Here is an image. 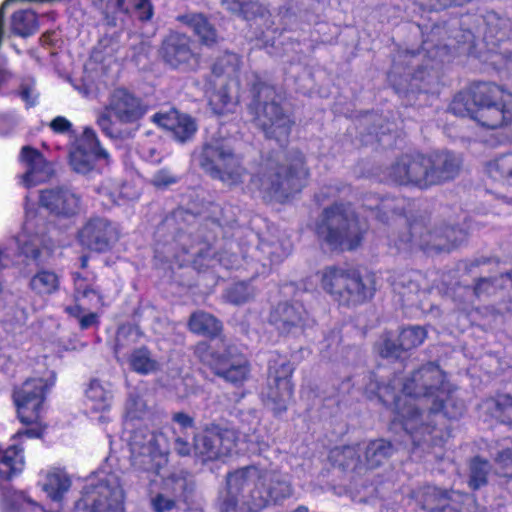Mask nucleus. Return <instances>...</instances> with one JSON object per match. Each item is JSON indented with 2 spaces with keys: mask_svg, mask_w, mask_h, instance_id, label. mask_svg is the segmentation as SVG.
<instances>
[{
  "mask_svg": "<svg viewBox=\"0 0 512 512\" xmlns=\"http://www.w3.org/2000/svg\"><path fill=\"white\" fill-rule=\"evenodd\" d=\"M367 378L369 384L364 393L369 397L376 395L387 403L386 397L392 395L397 417L391 429L402 428L414 450L442 444L450 436L446 420L457 418L464 411L463 402L455 397L443 371L433 363L423 366L402 384L394 379L381 385L373 374Z\"/></svg>",
  "mask_w": 512,
  "mask_h": 512,
  "instance_id": "obj_1",
  "label": "nucleus"
},
{
  "mask_svg": "<svg viewBox=\"0 0 512 512\" xmlns=\"http://www.w3.org/2000/svg\"><path fill=\"white\" fill-rule=\"evenodd\" d=\"M174 449L181 456L190 454L189 438L194 436L195 455L203 461L218 459L238 452H254L253 445L263 440L256 434L260 423L258 413L253 410L242 413L238 432L230 428L212 425L202 434L195 435L193 418L183 412L173 415Z\"/></svg>",
  "mask_w": 512,
  "mask_h": 512,
  "instance_id": "obj_2",
  "label": "nucleus"
},
{
  "mask_svg": "<svg viewBox=\"0 0 512 512\" xmlns=\"http://www.w3.org/2000/svg\"><path fill=\"white\" fill-rule=\"evenodd\" d=\"M54 371L46 370L40 377H31L14 389L13 399L18 417L27 427L19 430L7 447L0 445V478L9 480L19 475L25 466L22 440L40 438L45 426L41 423L44 401L49 390L54 386Z\"/></svg>",
  "mask_w": 512,
  "mask_h": 512,
  "instance_id": "obj_3",
  "label": "nucleus"
},
{
  "mask_svg": "<svg viewBox=\"0 0 512 512\" xmlns=\"http://www.w3.org/2000/svg\"><path fill=\"white\" fill-rule=\"evenodd\" d=\"M226 483L227 497L221 512H260L271 502L283 501L293 493L285 475L255 465L229 473Z\"/></svg>",
  "mask_w": 512,
  "mask_h": 512,
  "instance_id": "obj_4",
  "label": "nucleus"
},
{
  "mask_svg": "<svg viewBox=\"0 0 512 512\" xmlns=\"http://www.w3.org/2000/svg\"><path fill=\"white\" fill-rule=\"evenodd\" d=\"M457 116H468L480 126H512V94L494 83L478 82L457 93L450 104Z\"/></svg>",
  "mask_w": 512,
  "mask_h": 512,
  "instance_id": "obj_5",
  "label": "nucleus"
},
{
  "mask_svg": "<svg viewBox=\"0 0 512 512\" xmlns=\"http://www.w3.org/2000/svg\"><path fill=\"white\" fill-rule=\"evenodd\" d=\"M146 412L142 395L137 390L130 391L125 404L124 438L129 445L132 465L158 474L167 462L170 443L162 431L150 432L145 427L133 430V421L142 419Z\"/></svg>",
  "mask_w": 512,
  "mask_h": 512,
  "instance_id": "obj_6",
  "label": "nucleus"
},
{
  "mask_svg": "<svg viewBox=\"0 0 512 512\" xmlns=\"http://www.w3.org/2000/svg\"><path fill=\"white\" fill-rule=\"evenodd\" d=\"M280 158L277 155V159ZM284 161L281 165L273 158L263 161L251 176L248 191L267 202H285L292 194L301 191L308 177L303 155L294 151L286 155Z\"/></svg>",
  "mask_w": 512,
  "mask_h": 512,
  "instance_id": "obj_7",
  "label": "nucleus"
},
{
  "mask_svg": "<svg viewBox=\"0 0 512 512\" xmlns=\"http://www.w3.org/2000/svg\"><path fill=\"white\" fill-rule=\"evenodd\" d=\"M460 166V157L448 151L406 154L387 169L383 180L423 189L454 179Z\"/></svg>",
  "mask_w": 512,
  "mask_h": 512,
  "instance_id": "obj_8",
  "label": "nucleus"
},
{
  "mask_svg": "<svg viewBox=\"0 0 512 512\" xmlns=\"http://www.w3.org/2000/svg\"><path fill=\"white\" fill-rule=\"evenodd\" d=\"M115 461L116 458L109 455L99 469L86 478L74 512H125L121 471L113 469Z\"/></svg>",
  "mask_w": 512,
  "mask_h": 512,
  "instance_id": "obj_9",
  "label": "nucleus"
},
{
  "mask_svg": "<svg viewBox=\"0 0 512 512\" xmlns=\"http://www.w3.org/2000/svg\"><path fill=\"white\" fill-rule=\"evenodd\" d=\"M367 229L350 206L335 203L324 209L316 224L318 237L331 249L352 250L359 246Z\"/></svg>",
  "mask_w": 512,
  "mask_h": 512,
  "instance_id": "obj_10",
  "label": "nucleus"
},
{
  "mask_svg": "<svg viewBox=\"0 0 512 512\" xmlns=\"http://www.w3.org/2000/svg\"><path fill=\"white\" fill-rule=\"evenodd\" d=\"M251 88L252 102L249 110L254 115V121L262 128L267 138H274L281 145L290 134L292 120L282 113L281 108L275 102V89L260 81L257 75H252Z\"/></svg>",
  "mask_w": 512,
  "mask_h": 512,
  "instance_id": "obj_11",
  "label": "nucleus"
},
{
  "mask_svg": "<svg viewBox=\"0 0 512 512\" xmlns=\"http://www.w3.org/2000/svg\"><path fill=\"white\" fill-rule=\"evenodd\" d=\"M194 160L210 176L229 186L243 183L244 177L247 176L228 139L213 138L206 142L202 149L194 154Z\"/></svg>",
  "mask_w": 512,
  "mask_h": 512,
  "instance_id": "obj_12",
  "label": "nucleus"
},
{
  "mask_svg": "<svg viewBox=\"0 0 512 512\" xmlns=\"http://www.w3.org/2000/svg\"><path fill=\"white\" fill-rule=\"evenodd\" d=\"M145 112L140 98L127 89L117 88L109 95L104 110L98 113L97 125L109 138H127L131 133L118 128L111 117L121 124H134L144 116Z\"/></svg>",
  "mask_w": 512,
  "mask_h": 512,
  "instance_id": "obj_13",
  "label": "nucleus"
},
{
  "mask_svg": "<svg viewBox=\"0 0 512 512\" xmlns=\"http://www.w3.org/2000/svg\"><path fill=\"white\" fill-rule=\"evenodd\" d=\"M322 288L343 305H355L371 298L373 291L366 287L355 271L327 267L321 273Z\"/></svg>",
  "mask_w": 512,
  "mask_h": 512,
  "instance_id": "obj_14",
  "label": "nucleus"
},
{
  "mask_svg": "<svg viewBox=\"0 0 512 512\" xmlns=\"http://www.w3.org/2000/svg\"><path fill=\"white\" fill-rule=\"evenodd\" d=\"M293 371L294 366L286 356L277 355L269 360L268 384L262 392V397L265 405L275 415L285 412L292 398L293 384L291 378Z\"/></svg>",
  "mask_w": 512,
  "mask_h": 512,
  "instance_id": "obj_15",
  "label": "nucleus"
},
{
  "mask_svg": "<svg viewBox=\"0 0 512 512\" xmlns=\"http://www.w3.org/2000/svg\"><path fill=\"white\" fill-rule=\"evenodd\" d=\"M74 280V305L65 307V312L79 321L81 329L85 330L99 324V314L95 312L85 313L89 309L103 308L105 295L94 288V278L84 277L79 273L73 274Z\"/></svg>",
  "mask_w": 512,
  "mask_h": 512,
  "instance_id": "obj_16",
  "label": "nucleus"
},
{
  "mask_svg": "<svg viewBox=\"0 0 512 512\" xmlns=\"http://www.w3.org/2000/svg\"><path fill=\"white\" fill-rule=\"evenodd\" d=\"M464 238L465 234L461 229L446 227L431 231L415 223L410 227V237L405 240L401 238L394 245L400 251L418 246L423 251L431 253L449 251L460 244Z\"/></svg>",
  "mask_w": 512,
  "mask_h": 512,
  "instance_id": "obj_17",
  "label": "nucleus"
},
{
  "mask_svg": "<svg viewBox=\"0 0 512 512\" xmlns=\"http://www.w3.org/2000/svg\"><path fill=\"white\" fill-rule=\"evenodd\" d=\"M226 354L220 355L207 342H200L195 348V354L205 365L209 366L216 375L226 381L238 384L247 379L248 362L242 355H235L230 348Z\"/></svg>",
  "mask_w": 512,
  "mask_h": 512,
  "instance_id": "obj_18",
  "label": "nucleus"
},
{
  "mask_svg": "<svg viewBox=\"0 0 512 512\" xmlns=\"http://www.w3.org/2000/svg\"><path fill=\"white\" fill-rule=\"evenodd\" d=\"M17 162L21 172L16 175L17 183L30 189L50 180L53 167L43 154L36 148L25 145L20 149Z\"/></svg>",
  "mask_w": 512,
  "mask_h": 512,
  "instance_id": "obj_19",
  "label": "nucleus"
},
{
  "mask_svg": "<svg viewBox=\"0 0 512 512\" xmlns=\"http://www.w3.org/2000/svg\"><path fill=\"white\" fill-rule=\"evenodd\" d=\"M415 497L422 508L429 512H469L467 506L472 502L469 495L448 492L434 486L423 487Z\"/></svg>",
  "mask_w": 512,
  "mask_h": 512,
  "instance_id": "obj_20",
  "label": "nucleus"
},
{
  "mask_svg": "<svg viewBox=\"0 0 512 512\" xmlns=\"http://www.w3.org/2000/svg\"><path fill=\"white\" fill-rule=\"evenodd\" d=\"M108 158L107 151L100 146L95 131L90 127H86L82 135L75 139L70 151V165L78 173H87L95 161H107Z\"/></svg>",
  "mask_w": 512,
  "mask_h": 512,
  "instance_id": "obj_21",
  "label": "nucleus"
},
{
  "mask_svg": "<svg viewBox=\"0 0 512 512\" xmlns=\"http://www.w3.org/2000/svg\"><path fill=\"white\" fill-rule=\"evenodd\" d=\"M118 239L117 225L101 217L89 219L78 232L80 244L96 252L109 251Z\"/></svg>",
  "mask_w": 512,
  "mask_h": 512,
  "instance_id": "obj_22",
  "label": "nucleus"
},
{
  "mask_svg": "<svg viewBox=\"0 0 512 512\" xmlns=\"http://www.w3.org/2000/svg\"><path fill=\"white\" fill-rule=\"evenodd\" d=\"M25 221L21 231L14 237L19 253L27 258L37 259L41 248L50 249L45 239V227L29 208L28 198L25 203Z\"/></svg>",
  "mask_w": 512,
  "mask_h": 512,
  "instance_id": "obj_23",
  "label": "nucleus"
},
{
  "mask_svg": "<svg viewBox=\"0 0 512 512\" xmlns=\"http://www.w3.org/2000/svg\"><path fill=\"white\" fill-rule=\"evenodd\" d=\"M270 323L282 335L296 336L312 324L307 311L300 303H279L270 314Z\"/></svg>",
  "mask_w": 512,
  "mask_h": 512,
  "instance_id": "obj_24",
  "label": "nucleus"
},
{
  "mask_svg": "<svg viewBox=\"0 0 512 512\" xmlns=\"http://www.w3.org/2000/svg\"><path fill=\"white\" fill-rule=\"evenodd\" d=\"M188 36L178 32L170 33L163 41L161 55L163 60L173 68L192 70L199 65V56L190 48Z\"/></svg>",
  "mask_w": 512,
  "mask_h": 512,
  "instance_id": "obj_25",
  "label": "nucleus"
},
{
  "mask_svg": "<svg viewBox=\"0 0 512 512\" xmlns=\"http://www.w3.org/2000/svg\"><path fill=\"white\" fill-rule=\"evenodd\" d=\"M187 480L181 476H170L162 480L161 485L152 488L149 502L153 512H171L185 498Z\"/></svg>",
  "mask_w": 512,
  "mask_h": 512,
  "instance_id": "obj_26",
  "label": "nucleus"
},
{
  "mask_svg": "<svg viewBox=\"0 0 512 512\" xmlns=\"http://www.w3.org/2000/svg\"><path fill=\"white\" fill-rule=\"evenodd\" d=\"M112 390L99 380H92L86 390V406L90 410L92 420L99 425L110 421L109 410L112 403Z\"/></svg>",
  "mask_w": 512,
  "mask_h": 512,
  "instance_id": "obj_27",
  "label": "nucleus"
},
{
  "mask_svg": "<svg viewBox=\"0 0 512 512\" xmlns=\"http://www.w3.org/2000/svg\"><path fill=\"white\" fill-rule=\"evenodd\" d=\"M40 203L57 216L72 217L80 211V198L67 189H46L41 191Z\"/></svg>",
  "mask_w": 512,
  "mask_h": 512,
  "instance_id": "obj_28",
  "label": "nucleus"
},
{
  "mask_svg": "<svg viewBox=\"0 0 512 512\" xmlns=\"http://www.w3.org/2000/svg\"><path fill=\"white\" fill-rule=\"evenodd\" d=\"M427 336L423 327L412 326L404 328L399 334V344H395L390 333L385 334L377 344V349L383 357H399L401 350H409L421 345Z\"/></svg>",
  "mask_w": 512,
  "mask_h": 512,
  "instance_id": "obj_29",
  "label": "nucleus"
},
{
  "mask_svg": "<svg viewBox=\"0 0 512 512\" xmlns=\"http://www.w3.org/2000/svg\"><path fill=\"white\" fill-rule=\"evenodd\" d=\"M153 121L159 126L171 131L175 139L179 142H185L193 137L197 131L195 120L184 113L171 109L166 113H156Z\"/></svg>",
  "mask_w": 512,
  "mask_h": 512,
  "instance_id": "obj_30",
  "label": "nucleus"
},
{
  "mask_svg": "<svg viewBox=\"0 0 512 512\" xmlns=\"http://www.w3.org/2000/svg\"><path fill=\"white\" fill-rule=\"evenodd\" d=\"M37 485L52 501H61L72 485L69 474L60 467H48L39 472Z\"/></svg>",
  "mask_w": 512,
  "mask_h": 512,
  "instance_id": "obj_31",
  "label": "nucleus"
},
{
  "mask_svg": "<svg viewBox=\"0 0 512 512\" xmlns=\"http://www.w3.org/2000/svg\"><path fill=\"white\" fill-rule=\"evenodd\" d=\"M233 84L234 80L229 79V81L219 84V88L206 92L208 105L214 114L226 115L235 112L239 99L231 94Z\"/></svg>",
  "mask_w": 512,
  "mask_h": 512,
  "instance_id": "obj_32",
  "label": "nucleus"
},
{
  "mask_svg": "<svg viewBox=\"0 0 512 512\" xmlns=\"http://www.w3.org/2000/svg\"><path fill=\"white\" fill-rule=\"evenodd\" d=\"M507 290L509 295L512 296V272L502 274L499 278H495L493 281L490 279H480L474 288V293L477 297L490 296L498 293L499 291ZM499 313L509 312L512 313V299L501 303L498 307Z\"/></svg>",
  "mask_w": 512,
  "mask_h": 512,
  "instance_id": "obj_33",
  "label": "nucleus"
},
{
  "mask_svg": "<svg viewBox=\"0 0 512 512\" xmlns=\"http://www.w3.org/2000/svg\"><path fill=\"white\" fill-rule=\"evenodd\" d=\"M226 8L233 13L241 14L247 20H253L256 25L266 23L270 13L258 0H222Z\"/></svg>",
  "mask_w": 512,
  "mask_h": 512,
  "instance_id": "obj_34",
  "label": "nucleus"
},
{
  "mask_svg": "<svg viewBox=\"0 0 512 512\" xmlns=\"http://www.w3.org/2000/svg\"><path fill=\"white\" fill-rule=\"evenodd\" d=\"M97 193L102 198L104 206L120 204L122 199L132 200L137 197V192L132 191L131 187L126 184L119 185L113 179H105L97 188Z\"/></svg>",
  "mask_w": 512,
  "mask_h": 512,
  "instance_id": "obj_35",
  "label": "nucleus"
},
{
  "mask_svg": "<svg viewBox=\"0 0 512 512\" xmlns=\"http://www.w3.org/2000/svg\"><path fill=\"white\" fill-rule=\"evenodd\" d=\"M28 286L37 296H49L59 290L60 276L53 270L40 269L30 278Z\"/></svg>",
  "mask_w": 512,
  "mask_h": 512,
  "instance_id": "obj_36",
  "label": "nucleus"
},
{
  "mask_svg": "<svg viewBox=\"0 0 512 512\" xmlns=\"http://www.w3.org/2000/svg\"><path fill=\"white\" fill-rule=\"evenodd\" d=\"M178 19L193 30L202 44L211 46L217 42L216 30L202 14L189 13Z\"/></svg>",
  "mask_w": 512,
  "mask_h": 512,
  "instance_id": "obj_37",
  "label": "nucleus"
},
{
  "mask_svg": "<svg viewBox=\"0 0 512 512\" xmlns=\"http://www.w3.org/2000/svg\"><path fill=\"white\" fill-rule=\"evenodd\" d=\"M361 448L365 451L364 462L362 461V463L371 469L382 464L393 451L391 443L383 439L374 440L368 444H361Z\"/></svg>",
  "mask_w": 512,
  "mask_h": 512,
  "instance_id": "obj_38",
  "label": "nucleus"
},
{
  "mask_svg": "<svg viewBox=\"0 0 512 512\" xmlns=\"http://www.w3.org/2000/svg\"><path fill=\"white\" fill-rule=\"evenodd\" d=\"M362 451L361 444L356 446L337 447L331 450L329 458L333 465L343 469H357L362 464L359 452Z\"/></svg>",
  "mask_w": 512,
  "mask_h": 512,
  "instance_id": "obj_39",
  "label": "nucleus"
},
{
  "mask_svg": "<svg viewBox=\"0 0 512 512\" xmlns=\"http://www.w3.org/2000/svg\"><path fill=\"white\" fill-rule=\"evenodd\" d=\"M189 328L195 334L213 338L221 331V323L211 314L198 311L191 315Z\"/></svg>",
  "mask_w": 512,
  "mask_h": 512,
  "instance_id": "obj_40",
  "label": "nucleus"
},
{
  "mask_svg": "<svg viewBox=\"0 0 512 512\" xmlns=\"http://www.w3.org/2000/svg\"><path fill=\"white\" fill-rule=\"evenodd\" d=\"M487 174L504 185H512V153L501 155L486 166Z\"/></svg>",
  "mask_w": 512,
  "mask_h": 512,
  "instance_id": "obj_41",
  "label": "nucleus"
},
{
  "mask_svg": "<svg viewBox=\"0 0 512 512\" xmlns=\"http://www.w3.org/2000/svg\"><path fill=\"white\" fill-rule=\"evenodd\" d=\"M36 13L31 9L16 11L11 18V30L21 37H28L37 31Z\"/></svg>",
  "mask_w": 512,
  "mask_h": 512,
  "instance_id": "obj_42",
  "label": "nucleus"
},
{
  "mask_svg": "<svg viewBox=\"0 0 512 512\" xmlns=\"http://www.w3.org/2000/svg\"><path fill=\"white\" fill-rule=\"evenodd\" d=\"M128 363L133 371L143 375L153 373L159 368L158 362L152 358L150 351L145 347L134 349L128 358Z\"/></svg>",
  "mask_w": 512,
  "mask_h": 512,
  "instance_id": "obj_43",
  "label": "nucleus"
},
{
  "mask_svg": "<svg viewBox=\"0 0 512 512\" xmlns=\"http://www.w3.org/2000/svg\"><path fill=\"white\" fill-rule=\"evenodd\" d=\"M400 199L396 198H383L379 199L375 196L367 197L364 200L363 206L367 208L372 214H375L376 218L384 221V216L388 213H396L399 208Z\"/></svg>",
  "mask_w": 512,
  "mask_h": 512,
  "instance_id": "obj_44",
  "label": "nucleus"
},
{
  "mask_svg": "<svg viewBox=\"0 0 512 512\" xmlns=\"http://www.w3.org/2000/svg\"><path fill=\"white\" fill-rule=\"evenodd\" d=\"M490 465L486 460L475 457L470 463L469 486L476 490L487 483Z\"/></svg>",
  "mask_w": 512,
  "mask_h": 512,
  "instance_id": "obj_45",
  "label": "nucleus"
},
{
  "mask_svg": "<svg viewBox=\"0 0 512 512\" xmlns=\"http://www.w3.org/2000/svg\"><path fill=\"white\" fill-rule=\"evenodd\" d=\"M485 22L487 25V35L485 36V40L487 43L494 45L495 43L492 40H489L490 37L494 36L497 41H502L503 37L506 35L503 30L509 26L510 20L502 18L498 14L491 12L486 15Z\"/></svg>",
  "mask_w": 512,
  "mask_h": 512,
  "instance_id": "obj_46",
  "label": "nucleus"
},
{
  "mask_svg": "<svg viewBox=\"0 0 512 512\" xmlns=\"http://www.w3.org/2000/svg\"><path fill=\"white\" fill-rule=\"evenodd\" d=\"M254 294V289L249 283L239 282L227 290L225 298L228 302L239 305L249 301Z\"/></svg>",
  "mask_w": 512,
  "mask_h": 512,
  "instance_id": "obj_47",
  "label": "nucleus"
},
{
  "mask_svg": "<svg viewBox=\"0 0 512 512\" xmlns=\"http://www.w3.org/2000/svg\"><path fill=\"white\" fill-rule=\"evenodd\" d=\"M238 65V55L235 53H226L218 62L214 64L212 72L217 77H220L224 74L230 76L237 71Z\"/></svg>",
  "mask_w": 512,
  "mask_h": 512,
  "instance_id": "obj_48",
  "label": "nucleus"
},
{
  "mask_svg": "<svg viewBox=\"0 0 512 512\" xmlns=\"http://www.w3.org/2000/svg\"><path fill=\"white\" fill-rule=\"evenodd\" d=\"M140 337L141 333L137 327L131 325L122 326L117 332L115 353L117 355L120 354L122 348L136 343Z\"/></svg>",
  "mask_w": 512,
  "mask_h": 512,
  "instance_id": "obj_49",
  "label": "nucleus"
},
{
  "mask_svg": "<svg viewBox=\"0 0 512 512\" xmlns=\"http://www.w3.org/2000/svg\"><path fill=\"white\" fill-rule=\"evenodd\" d=\"M257 249L268 257L270 264L281 262L290 252L289 246L270 244L265 241H261Z\"/></svg>",
  "mask_w": 512,
  "mask_h": 512,
  "instance_id": "obj_50",
  "label": "nucleus"
},
{
  "mask_svg": "<svg viewBox=\"0 0 512 512\" xmlns=\"http://www.w3.org/2000/svg\"><path fill=\"white\" fill-rule=\"evenodd\" d=\"M18 95L28 108L37 104L39 94L32 78L23 79L18 90Z\"/></svg>",
  "mask_w": 512,
  "mask_h": 512,
  "instance_id": "obj_51",
  "label": "nucleus"
},
{
  "mask_svg": "<svg viewBox=\"0 0 512 512\" xmlns=\"http://www.w3.org/2000/svg\"><path fill=\"white\" fill-rule=\"evenodd\" d=\"M93 4L100 9L106 16L115 15L117 13L129 12L126 0H92Z\"/></svg>",
  "mask_w": 512,
  "mask_h": 512,
  "instance_id": "obj_52",
  "label": "nucleus"
},
{
  "mask_svg": "<svg viewBox=\"0 0 512 512\" xmlns=\"http://www.w3.org/2000/svg\"><path fill=\"white\" fill-rule=\"evenodd\" d=\"M21 123L20 116L15 111L0 113V136H10Z\"/></svg>",
  "mask_w": 512,
  "mask_h": 512,
  "instance_id": "obj_53",
  "label": "nucleus"
},
{
  "mask_svg": "<svg viewBox=\"0 0 512 512\" xmlns=\"http://www.w3.org/2000/svg\"><path fill=\"white\" fill-rule=\"evenodd\" d=\"M496 472L503 477H512V445L506 447L495 459Z\"/></svg>",
  "mask_w": 512,
  "mask_h": 512,
  "instance_id": "obj_54",
  "label": "nucleus"
},
{
  "mask_svg": "<svg viewBox=\"0 0 512 512\" xmlns=\"http://www.w3.org/2000/svg\"><path fill=\"white\" fill-rule=\"evenodd\" d=\"M49 127L52 129L53 132L58 134H65L69 133L73 136H75V132L73 130L72 123L63 116H57L55 117L49 124Z\"/></svg>",
  "mask_w": 512,
  "mask_h": 512,
  "instance_id": "obj_55",
  "label": "nucleus"
},
{
  "mask_svg": "<svg viewBox=\"0 0 512 512\" xmlns=\"http://www.w3.org/2000/svg\"><path fill=\"white\" fill-rule=\"evenodd\" d=\"M152 184L156 187H165L176 182V179L167 170H160L152 177Z\"/></svg>",
  "mask_w": 512,
  "mask_h": 512,
  "instance_id": "obj_56",
  "label": "nucleus"
},
{
  "mask_svg": "<svg viewBox=\"0 0 512 512\" xmlns=\"http://www.w3.org/2000/svg\"><path fill=\"white\" fill-rule=\"evenodd\" d=\"M135 8L140 20L147 21L152 18L153 7L150 0H139Z\"/></svg>",
  "mask_w": 512,
  "mask_h": 512,
  "instance_id": "obj_57",
  "label": "nucleus"
},
{
  "mask_svg": "<svg viewBox=\"0 0 512 512\" xmlns=\"http://www.w3.org/2000/svg\"><path fill=\"white\" fill-rule=\"evenodd\" d=\"M340 193V188L338 186H328L321 189V191L316 195V200L319 204L325 202V200L330 198H335L337 194Z\"/></svg>",
  "mask_w": 512,
  "mask_h": 512,
  "instance_id": "obj_58",
  "label": "nucleus"
},
{
  "mask_svg": "<svg viewBox=\"0 0 512 512\" xmlns=\"http://www.w3.org/2000/svg\"><path fill=\"white\" fill-rule=\"evenodd\" d=\"M489 51H490L491 63L493 65H495V67L497 69H502V68L510 69L512 67L510 64L512 62V55L505 56V61L502 64L498 61V58H500V56H502V55L495 52L492 48Z\"/></svg>",
  "mask_w": 512,
  "mask_h": 512,
  "instance_id": "obj_59",
  "label": "nucleus"
},
{
  "mask_svg": "<svg viewBox=\"0 0 512 512\" xmlns=\"http://www.w3.org/2000/svg\"><path fill=\"white\" fill-rule=\"evenodd\" d=\"M189 253V257L188 258H184L182 260V263L181 264H193L195 267H198V266H201L200 264V260L201 259H205L207 257V252H203L201 250H197V251H194V252H188Z\"/></svg>",
  "mask_w": 512,
  "mask_h": 512,
  "instance_id": "obj_60",
  "label": "nucleus"
},
{
  "mask_svg": "<svg viewBox=\"0 0 512 512\" xmlns=\"http://www.w3.org/2000/svg\"><path fill=\"white\" fill-rule=\"evenodd\" d=\"M497 406L500 410L506 411L512 415V396L503 395L497 401Z\"/></svg>",
  "mask_w": 512,
  "mask_h": 512,
  "instance_id": "obj_61",
  "label": "nucleus"
},
{
  "mask_svg": "<svg viewBox=\"0 0 512 512\" xmlns=\"http://www.w3.org/2000/svg\"><path fill=\"white\" fill-rule=\"evenodd\" d=\"M141 155L144 159L151 162H159L161 160L160 154L154 148H143Z\"/></svg>",
  "mask_w": 512,
  "mask_h": 512,
  "instance_id": "obj_62",
  "label": "nucleus"
},
{
  "mask_svg": "<svg viewBox=\"0 0 512 512\" xmlns=\"http://www.w3.org/2000/svg\"><path fill=\"white\" fill-rule=\"evenodd\" d=\"M238 261V257L236 255H230L229 257H225L221 255L219 257V262L221 265L228 269H232L235 267V263Z\"/></svg>",
  "mask_w": 512,
  "mask_h": 512,
  "instance_id": "obj_63",
  "label": "nucleus"
},
{
  "mask_svg": "<svg viewBox=\"0 0 512 512\" xmlns=\"http://www.w3.org/2000/svg\"><path fill=\"white\" fill-rule=\"evenodd\" d=\"M275 32L276 30H272L271 26H268L267 29L262 32L261 40L265 48H268L269 46L273 47L275 45L274 40L270 41V34Z\"/></svg>",
  "mask_w": 512,
  "mask_h": 512,
  "instance_id": "obj_64",
  "label": "nucleus"
}]
</instances>
